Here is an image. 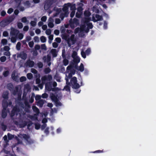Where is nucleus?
Returning a JSON list of instances; mask_svg holds the SVG:
<instances>
[{"label": "nucleus", "mask_w": 156, "mask_h": 156, "mask_svg": "<svg viewBox=\"0 0 156 156\" xmlns=\"http://www.w3.org/2000/svg\"><path fill=\"white\" fill-rule=\"evenodd\" d=\"M66 84L67 85L71 84L72 87L73 89H78L80 87L79 84L77 83V78L76 77L74 76L71 78L70 83L69 82V79L68 78H66Z\"/></svg>", "instance_id": "1"}, {"label": "nucleus", "mask_w": 156, "mask_h": 156, "mask_svg": "<svg viewBox=\"0 0 156 156\" xmlns=\"http://www.w3.org/2000/svg\"><path fill=\"white\" fill-rule=\"evenodd\" d=\"M14 17L13 16H11L2 20L0 23V25L2 27H5L11 23L14 20Z\"/></svg>", "instance_id": "2"}, {"label": "nucleus", "mask_w": 156, "mask_h": 156, "mask_svg": "<svg viewBox=\"0 0 156 156\" xmlns=\"http://www.w3.org/2000/svg\"><path fill=\"white\" fill-rule=\"evenodd\" d=\"M52 77L51 75H45L42 77L41 80L43 83H45L46 81H50L52 80Z\"/></svg>", "instance_id": "3"}, {"label": "nucleus", "mask_w": 156, "mask_h": 156, "mask_svg": "<svg viewBox=\"0 0 156 156\" xmlns=\"http://www.w3.org/2000/svg\"><path fill=\"white\" fill-rule=\"evenodd\" d=\"M20 33L19 30L15 29L14 28H12L10 32V34L11 36L17 37L18 34Z\"/></svg>", "instance_id": "4"}, {"label": "nucleus", "mask_w": 156, "mask_h": 156, "mask_svg": "<svg viewBox=\"0 0 156 156\" xmlns=\"http://www.w3.org/2000/svg\"><path fill=\"white\" fill-rule=\"evenodd\" d=\"M23 137L29 144H31L34 143V141L31 139L30 136L26 134H23Z\"/></svg>", "instance_id": "5"}, {"label": "nucleus", "mask_w": 156, "mask_h": 156, "mask_svg": "<svg viewBox=\"0 0 156 156\" xmlns=\"http://www.w3.org/2000/svg\"><path fill=\"white\" fill-rule=\"evenodd\" d=\"M62 39H65L67 41L68 44L69 46H70L71 44L69 43V42L70 41V38H69V36L67 34L64 33L62 35Z\"/></svg>", "instance_id": "6"}, {"label": "nucleus", "mask_w": 156, "mask_h": 156, "mask_svg": "<svg viewBox=\"0 0 156 156\" xmlns=\"http://www.w3.org/2000/svg\"><path fill=\"white\" fill-rule=\"evenodd\" d=\"M52 85V82H49L45 83V87L46 90L48 91H51Z\"/></svg>", "instance_id": "7"}, {"label": "nucleus", "mask_w": 156, "mask_h": 156, "mask_svg": "<svg viewBox=\"0 0 156 156\" xmlns=\"http://www.w3.org/2000/svg\"><path fill=\"white\" fill-rule=\"evenodd\" d=\"M34 62L33 61L30 60H27L25 63V65L27 66H28L30 67H33L34 66Z\"/></svg>", "instance_id": "8"}, {"label": "nucleus", "mask_w": 156, "mask_h": 156, "mask_svg": "<svg viewBox=\"0 0 156 156\" xmlns=\"http://www.w3.org/2000/svg\"><path fill=\"white\" fill-rule=\"evenodd\" d=\"M16 72L13 71L11 75V77L13 80L16 81H18L19 80V76L18 75H15Z\"/></svg>", "instance_id": "9"}, {"label": "nucleus", "mask_w": 156, "mask_h": 156, "mask_svg": "<svg viewBox=\"0 0 156 156\" xmlns=\"http://www.w3.org/2000/svg\"><path fill=\"white\" fill-rule=\"evenodd\" d=\"M50 53L51 54L53 58H55L57 56V51L56 49H52L50 51Z\"/></svg>", "instance_id": "10"}, {"label": "nucleus", "mask_w": 156, "mask_h": 156, "mask_svg": "<svg viewBox=\"0 0 156 156\" xmlns=\"http://www.w3.org/2000/svg\"><path fill=\"white\" fill-rule=\"evenodd\" d=\"M8 105V103L7 100H3L2 102L3 109H6Z\"/></svg>", "instance_id": "11"}, {"label": "nucleus", "mask_w": 156, "mask_h": 156, "mask_svg": "<svg viewBox=\"0 0 156 156\" xmlns=\"http://www.w3.org/2000/svg\"><path fill=\"white\" fill-rule=\"evenodd\" d=\"M7 115L6 109H2L1 113L2 117L3 119H5L7 116Z\"/></svg>", "instance_id": "12"}, {"label": "nucleus", "mask_w": 156, "mask_h": 156, "mask_svg": "<svg viewBox=\"0 0 156 156\" xmlns=\"http://www.w3.org/2000/svg\"><path fill=\"white\" fill-rule=\"evenodd\" d=\"M50 98L52 101L54 102L58 100L57 98V95H55L53 93L51 94Z\"/></svg>", "instance_id": "13"}, {"label": "nucleus", "mask_w": 156, "mask_h": 156, "mask_svg": "<svg viewBox=\"0 0 156 156\" xmlns=\"http://www.w3.org/2000/svg\"><path fill=\"white\" fill-rule=\"evenodd\" d=\"M44 101L45 100L42 99L39 100L37 102V105L40 107H42L44 103Z\"/></svg>", "instance_id": "14"}, {"label": "nucleus", "mask_w": 156, "mask_h": 156, "mask_svg": "<svg viewBox=\"0 0 156 156\" xmlns=\"http://www.w3.org/2000/svg\"><path fill=\"white\" fill-rule=\"evenodd\" d=\"M66 5L67 6H65L62 9V11L64 12H68V7L70 6L71 4L70 3H68Z\"/></svg>", "instance_id": "15"}, {"label": "nucleus", "mask_w": 156, "mask_h": 156, "mask_svg": "<svg viewBox=\"0 0 156 156\" xmlns=\"http://www.w3.org/2000/svg\"><path fill=\"white\" fill-rule=\"evenodd\" d=\"M7 89L11 92L14 89L13 85L11 83L8 84L7 85Z\"/></svg>", "instance_id": "16"}, {"label": "nucleus", "mask_w": 156, "mask_h": 156, "mask_svg": "<svg viewBox=\"0 0 156 156\" xmlns=\"http://www.w3.org/2000/svg\"><path fill=\"white\" fill-rule=\"evenodd\" d=\"M79 5L80 6H79L77 9V11L80 13H82V11L83 10V9L82 8V6H83V4L82 3H80Z\"/></svg>", "instance_id": "17"}, {"label": "nucleus", "mask_w": 156, "mask_h": 156, "mask_svg": "<svg viewBox=\"0 0 156 156\" xmlns=\"http://www.w3.org/2000/svg\"><path fill=\"white\" fill-rule=\"evenodd\" d=\"M73 58V63L78 64L80 61V58L78 57H76Z\"/></svg>", "instance_id": "18"}, {"label": "nucleus", "mask_w": 156, "mask_h": 156, "mask_svg": "<svg viewBox=\"0 0 156 156\" xmlns=\"http://www.w3.org/2000/svg\"><path fill=\"white\" fill-rule=\"evenodd\" d=\"M19 90V88L17 87H15V90H14V89L12 91V93L14 95H16L17 93L18 92Z\"/></svg>", "instance_id": "19"}, {"label": "nucleus", "mask_w": 156, "mask_h": 156, "mask_svg": "<svg viewBox=\"0 0 156 156\" xmlns=\"http://www.w3.org/2000/svg\"><path fill=\"white\" fill-rule=\"evenodd\" d=\"M91 14L90 12L88 10H85L84 12V15L85 17H88L90 16Z\"/></svg>", "instance_id": "20"}, {"label": "nucleus", "mask_w": 156, "mask_h": 156, "mask_svg": "<svg viewBox=\"0 0 156 156\" xmlns=\"http://www.w3.org/2000/svg\"><path fill=\"white\" fill-rule=\"evenodd\" d=\"M78 70L81 72H83L84 70V67L83 64L81 63L80 66L78 67Z\"/></svg>", "instance_id": "21"}, {"label": "nucleus", "mask_w": 156, "mask_h": 156, "mask_svg": "<svg viewBox=\"0 0 156 156\" xmlns=\"http://www.w3.org/2000/svg\"><path fill=\"white\" fill-rule=\"evenodd\" d=\"M33 111L37 114L39 113V109L36 106H33L32 107Z\"/></svg>", "instance_id": "22"}, {"label": "nucleus", "mask_w": 156, "mask_h": 156, "mask_svg": "<svg viewBox=\"0 0 156 156\" xmlns=\"http://www.w3.org/2000/svg\"><path fill=\"white\" fill-rule=\"evenodd\" d=\"M95 17L97 19L98 21H101L103 20V17L101 16L96 14L95 15Z\"/></svg>", "instance_id": "23"}, {"label": "nucleus", "mask_w": 156, "mask_h": 156, "mask_svg": "<svg viewBox=\"0 0 156 156\" xmlns=\"http://www.w3.org/2000/svg\"><path fill=\"white\" fill-rule=\"evenodd\" d=\"M72 22L76 25H78L79 24L78 20L76 18H74L73 20L72 19Z\"/></svg>", "instance_id": "24"}, {"label": "nucleus", "mask_w": 156, "mask_h": 156, "mask_svg": "<svg viewBox=\"0 0 156 156\" xmlns=\"http://www.w3.org/2000/svg\"><path fill=\"white\" fill-rule=\"evenodd\" d=\"M1 126L2 129V130L4 131H5L7 129L6 126L4 124V123L3 122L1 123Z\"/></svg>", "instance_id": "25"}, {"label": "nucleus", "mask_w": 156, "mask_h": 156, "mask_svg": "<svg viewBox=\"0 0 156 156\" xmlns=\"http://www.w3.org/2000/svg\"><path fill=\"white\" fill-rule=\"evenodd\" d=\"M69 25L70 27L72 29L75 28V24L72 22V19H70L69 21Z\"/></svg>", "instance_id": "26"}, {"label": "nucleus", "mask_w": 156, "mask_h": 156, "mask_svg": "<svg viewBox=\"0 0 156 156\" xmlns=\"http://www.w3.org/2000/svg\"><path fill=\"white\" fill-rule=\"evenodd\" d=\"M63 65L65 66H67L69 63V61L66 58L63 59Z\"/></svg>", "instance_id": "27"}, {"label": "nucleus", "mask_w": 156, "mask_h": 156, "mask_svg": "<svg viewBox=\"0 0 156 156\" xmlns=\"http://www.w3.org/2000/svg\"><path fill=\"white\" fill-rule=\"evenodd\" d=\"M20 57L23 59L25 60L27 58V55L25 53H23L20 55Z\"/></svg>", "instance_id": "28"}, {"label": "nucleus", "mask_w": 156, "mask_h": 156, "mask_svg": "<svg viewBox=\"0 0 156 156\" xmlns=\"http://www.w3.org/2000/svg\"><path fill=\"white\" fill-rule=\"evenodd\" d=\"M81 28L83 29L84 31L86 33H87L89 32L90 29L87 27L86 28V26L85 25H83Z\"/></svg>", "instance_id": "29"}, {"label": "nucleus", "mask_w": 156, "mask_h": 156, "mask_svg": "<svg viewBox=\"0 0 156 156\" xmlns=\"http://www.w3.org/2000/svg\"><path fill=\"white\" fill-rule=\"evenodd\" d=\"M17 37L16 36H12V37L11 40L12 42V43H15L16 41V40L17 39Z\"/></svg>", "instance_id": "30"}, {"label": "nucleus", "mask_w": 156, "mask_h": 156, "mask_svg": "<svg viewBox=\"0 0 156 156\" xmlns=\"http://www.w3.org/2000/svg\"><path fill=\"white\" fill-rule=\"evenodd\" d=\"M41 41L42 43H44L46 42V39L45 37L44 36H42L40 37Z\"/></svg>", "instance_id": "31"}, {"label": "nucleus", "mask_w": 156, "mask_h": 156, "mask_svg": "<svg viewBox=\"0 0 156 156\" xmlns=\"http://www.w3.org/2000/svg\"><path fill=\"white\" fill-rule=\"evenodd\" d=\"M41 127V125L39 123H35V128L37 130H38Z\"/></svg>", "instance_id": "32"}, {"label": "nucleus", "mask_w": 156, "mask_h": 156, "mask_svg": "<svg viewBox=\"0 0 156 156\" xmlns=\"http://www.w3.org/2000/svg\"><path fill=\"white\" fill-rule=\"evenodd\" d=\"M13 110L15 111L17 113L20 111V109L17 106H15L12 109Z\"/></svg>", "instance_id": "33"}, {"label": "nucleus", "mask_w": 156, "mask_h": 156, "mask_svg": "<svg viewBox=\"0 0 156 156\" xmlns=\"http://www.w3.org/2000/svg\"><path fill=\"white\" fill-rule=\"evenodd\" d=\"M8 41L5 39H3L1 40V43L3 45H6Z\"/></svg>", "instance_id": "34"}, {"label": "nucleus", "mask_w": 156, "mask_h": 156, "mask_svg": "<svg viewBox=\"0 0 156 156\" xmlns=\"http://www.w3.org/2000/svg\"><path fill=\"white\" fill-rule=\"evenodd\" d=\"M55 106L56 107L58 106H61L62 105V103L58 101V99L55 102Z\"/></svg>", "instance_id": "35"}, {"label": "nucleus", "mask_w": 156, "mask_h": 156, "mask_svg": "<svg viewBox=\"0 0 156 156\" xmlns=\"http://www.w3.org/2000/svg\"><path fill=\"white\" fill-rule=\"evenodd\" d=\"M51 71V70L49 67L46 68L44 69V72L45 74L48 73Z\"/></svg>", "instance_id": "36"}, {"label": "nucleus", "mask_w": 156, "mask_h": 156, "mask_svg": "<svg viewBox=\"0 0 156 156\" xmlns=\"http://www.w3.org/2000/svg\"><path fill=\"white\" fill-rule=\"evenodd\" d=\"M21 43L20 42H17L16 45V49L18 50H19L20 49L21 47Z\"/></svg>", "instance_id": "37"}, {"label": "nucleus", "mask_w": 156, "mask_h": 156, "mask_svg": "<svg viewBox=\"0 0 156 156\" xmlns=\"http://www.w3.org/2000/svg\"><path fill=\"white\" fill-rule=\"evenodd\" d=\"M9 71H5L3 72V75L4 77H7L9 75Z\"/></svg>", "instance_id": "38"}, {"label": "nucleus", "mask_w": 156, "mask_h": 156, "mask_svg": "<svg viewBox=\"0 0 156 156\" xmlns=\"http://www.w3.org/2000/svg\"><path fill=\"white\" fill-rule=\"evenodd\" d=\"M6 59V58L5 56H2L0 57V60L2 62H5Z\"/></svg>", "instance_id": "39"}, {"label": "nucleus", "mask_w": 156, "mask_h": 156, "mask_svg": "<svg viewBox=\"0 0 156 156\" xmlns=\"http://www.w3.org/2000/svg\"><path fill=\"white\" fill-rule=\"evenodd\" d=\"M27 122L24 121V122L22 124H21L20 125V127L21 128H23L24 127L26 126L27 124Z\"/></svg>", "instance_id": "40"}, {"label": "nucleus", "mask_w": 156, "mask_h": 156, "mask_svg": "<svg viewBox=\"0 0 156 156\" xmlns=\"http://www.w3.org/2000/svg\"><path fill=\"white\" fill-rule=\"evenodd\" d=\"M37 65L38 68H42L43 66V63L41 62H39L37 63Z\"/></svg>", "instance_id": "41"}, {"label": "nucleus", "mask_w": 156, "mask_h": 156, "mask_svg": "<svg viewBox=\"0 0 156 156\" xmlns=\"http://www.w3.org/2000/svg\"><path fill=\"white\" fill-rule=\"evenodd\" d=\"M81 55L82 56L83 58H85L86 57V53L83 51V50H82L81 52Z\"/></svg>", "instance_id": "42"}, {"label": "nucleus", "mask_w": 156, "mask_h": 156, "mask_svg": "<svg viewBox=\"0 0 156 156\" xmlns=\"http://www.w3.org/2000/svg\"><path fill=\"white\" fill-rule=\"evenodd\" d=\"M8 138L9 140L12 139L14 137V135L9 133H8Z\"/></svg>", "instance_id": "43"}, {"label": "nucleus", "mask_w": 156, "mask_h": 156, "mask_svg": "<svg viewBox=\"0 0 156 156\" xmlns=\"http://www.w3.org/2000/svg\"><path fill=\"white\" fill-rule=\"evenodd\" d=\"M77 52L75 51H73L72 55V57L73 58H76V57H77Z\"/></svg>", "instance_id": "44"}, {"label": "nucleus", "mask_w": 156, "mask_h": 156, "mask_svg": "<svg viewBox=\"0 0 156 156\" xmlns=\"http://www.w3.org/2000/svg\"><path fill=\"white\" fill-rule=\"evenodd\" d=\"M87 27L89 29H91L93 28V26L91 23H89L87 24Z\"/></svg>", "instance_id": "45"}, {"label": "nucleus", "mask_w": 156, "mask_h": 156, "mask_svg": "<svg viewBox=\"0 0 156 156\" xmlns=\"http://www.w3.org/2000/svg\"><path fill=\"white\" fill-rule=\"evenodd\" d=\"M70 85H67L66 86L64 87V89L66 90L67 91H70V87L69 86H70Z\"/></svg>", "instance_id": "46"}, {"label": "nucleus", "mask_w": 156, "mask_h": 156, "mask_svg": "<svg viewBox=\"0 0 156 156\" xmlns=\"http://www.w3.org/2000/svg\"><path fill=\"white\" fill-rule=\"evenodd\" d=\"M23 34L22 33H19L17 36L18 38L20 40H21L23 39Z\"/></svg>", "instance_id": "47"}, {"label": "nucleus", "mask_w": 156, "mask_h": 156, "mask_svg": "<svg viewBox=\"0 0 156 156\" xmlns=\"http://www.w3.org/2000/svg\"><path fill=\"white\" fill-rule=\"evenodd\" d=\"M26 78L25 76H22L20 78V81L22 82L25 81L26 80Z\"/></svg>", "instance_id": "48"}, {"label": "nucleus", "mask_w": 156, "mask_h": 156, "mask_svg": "<svg viewBox=\"0 0 156 156\" xmlns=\"http://www.w3.org/2000/svg\"><path fill=\"white\" fill-rule=\"evenodd\" d=\"M2 97L4 99H5L7 100L8 98V94L6 93L3 94L2 95Z\"/></svg>", "instance_id": "49"}, {"label": "nucleus", "mask_w": 156, "mask_h": 156, "mask_svg": "<svg viewBox=\"0 0 156 156\" xmlns=\"http://www.w3.org/2000/svg\"><path fill=\"white\" fill-rule=\"evenodd\" d=\"M27 77L28 79H31L33 77V75L31 73H28L27 74Z\"/></svg>", "instance_id": "50"}, {"label": "nucleus", "mask_w": 156, "mask_h": 156, "mask_svg": "<svg viewBox=\"0 0 156 156\" xmlns=\"http://www.w3.org/2000/svg\"><path fill=\"white\" fill-rule=\"evenodd\" d=\"M62 57L63 59L66 58V55L65 54V49H63L62 50Z\"/></svg>", "instance_id": "51"}, {"label": "nucleus", "mask_w": 156, "mask_h": 156, "mask_svg": "<svg viewBox=\"0 0 156 156\" xmlns=\"http://www.w3.org/2000/svg\"><path fill=\"white\" fill-rule=\"evenodd\" d=\"M30 24L32 27H34L36 25L37 23L36 21H31L30 22Z\"/></svg>", "instance_id": "52"}, {"label": "nucleus", "mask_w": 156, "mask_h": 156, "mask_svg": "<svg viewBox=\"0 0 156 156\" xmlns=\"http://www.w3.org/2000/svg\"><path fill=\"white\" fill-rule=\"evenodd\" d=\"M41 48L42 50H46L47 47L45 44H42L41 45Z\"/></svg>", "instance_id": "53"}, {"label": "nucleus", "mask_w": 156, "mask_h": 156, "mask_svg": "<svg viewBox=\"0 0 156 156\" xmlns=\"http://www.w3.org/2000/svg\"><path fill=\"white\" fill-rule=\"evenodd\" d=\"M48 38H49V42L50 43L51 42V41L53 40V35H49L48 37Z\"/></svg>", "instance_id": "54"}, {"label": "nucleus", "mask_w": 156, "mask_h": 156, "mask_svg": "<svg viewBox=\"0 0 156 156\" xmlns=\"http://www.w3.org/2000/svg\"><path fill=\"white\" fill-rule=\"evenodd\" d=\"M17 26L19 28L21 29L23 27V24L20 22H19L17 23Z\"/></svg>", "instance_id": "55"}, {"label": "nucleus", "mask_w": 156, "mask_h": 156, "mask_svg": "<svg viewBox=\"0 0 156 156\" xmlns=\"http://www.w3.org/2000/svg\"><path fill=\"white\" fill-rule=\"evenodd\" d=\"M3 36L5 37H7L9 36V33L7 31H5L3 33Z\"/></svg>", "instance_id": "56"}, {"label": "nucleus", "mask_w": 156, "mask_h": 156, "mask_svg": "<svg viewBox=\"0 0 156 156\" xmlns=\"http://www.w3.org/2000/svg\"><path fill=\"white\" fill-rule=\"evenodd\" d=\"M85 52L86 53L87 55H89L91 52V50L90 48H87V50L85 51Z\"/></svg>", "instance_id": "57"}, {"label": "nucleus", "mask_w": 156, "mask_h": 156, "mask_svg": "<svg viewBox=\"0 0 156 156\" xmlns=\"http://www.w3.org/2000/svg\"><path fill=\"white\" fill-rule=\"evenodd\" d=\"M41 96L39 95H36L35 97V100L36 101H39V100H41Z\"/></svg>", "instance_id": "58"}, {"label": "nucleus", "mask_w": 156, "mask_h": 156, "mask_svg": "<svg viewBox=\"0 0 156 156\" xmlns=\"http://www.w3.org/2000/svg\"><path fill=\"white\" fill-rule=\"evenodd\" d=\"M18 97L17 98V100L19 101H21V94L20 93H18L17 94Z\"/></svg>", "instance_id": "59"}, {"label": "nucleus", "mask_w": 156, "mask_h": 156, "mask_svg": "<svg viewBox=\"0 0 156 156\" xmlns=\"http://www.w3.org/2000/svg\"><path fill=\"white\" fill-rule=\"evenodd\" d=\"M48 26L49 27L52 28L54 27V24L53 23L50 22L48 24Z\"/></svg>", "instance_id": "60"}, {"label": "nucleus", "mask_w": 156, "mask_h": 156, "mask_svg": "<svg viewBox=\"0 0 156 156\" xmlns=\"http://www.w3.org/2000/svg\"><path fill=\"white\" fill-rule=\"evenodd\" d=\"M40 45L38 44L36 45L34 47L35 50L36 51L39 50L40 49Z\"/></svg>", "instance_id": "61"}, {"label": "nucleus", "mask_w": 156, "mask_h": 156, "mask_svg": "<svg viewBox=\"0 0 156 156\" xmlns=\"http://www.w3.org/2000/svg\"><path fill=\"white\" fill-rule=\"evenodd\" d=\"M59 90V88L56 87L52 88L51 89V91H58Z\"/></svg>", "instance_id": "62"}, {"label": "nucleus", "mask_w": 156, "mask_h": 156, "mask_svg": "<svg viewBox=\"0 0 156 156\" xmlns=\"http://www.w3.org/2000/svg\"><path fill=\"white\" fill-rule=\"evenodd\" d=\"M48 94L44 93L42 94L41 97L43 98H46L48 97Z\"/></svg>", "instance_id": "63"}, {"label": "nucleus", "mask_w": 156, "mask_h": 156, "mask_svg": "<svg viewBox=\"0 0 156 156\" xmlns=\"http://www.w3.org/2000/svg\"><path fill=\"white\" fill-rule=\"evenodd\" d=\"M51 30L50 29H49L46 30L45 31V33L46 34L48 35H51Z\"/></svg>", "instance_id": "64"}]
</instances>
